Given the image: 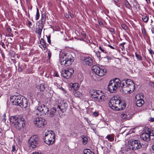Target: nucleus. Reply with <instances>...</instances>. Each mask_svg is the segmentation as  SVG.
<instances>
[{
  "instance_id": "1",
  "label": "nucleus",
  "mask_w": 154,
  "mask_h": 154,
  "mask_svg": "<svg viewBox=\"0 0 154 154\" xmlns=\"http://www.w3.org/2000/svg\"><path fill=\"white\" fill-rule=\"evenodd\" d=\"M122 90V93L127 94L132 92L135 89L134 83L129 79L121 81L118 78L111 80L108 85V90L111 93H115L117 89Z\"/></svg>"
},
{
  "instance_id": "2",
  "label": "nucleus",
  "mask_w": 154,
  "mask_h": 154,
  "mask_svg": "<svg viewBox=\"0 0 154 154\" xmlns=\"http://www.w3.org/2000/svg\"><path fill=\"white\" fill-rule=\"evenodd\" d=\"M10 99L12 103L14 105L19 106L22 108H25L28 106V101L26 98L20 95L11 96Z\"/></svg>"
},
{
  "instance_id": "3",
  "label": "nucleus",
  "mask_w": 154,
  "mask_h": 154,
  "mask_svg": "<svg viewBox=\"0 0 154 154\" xmlns=\"http://www.w3.org/2000/svg\"><path fill=\"white\" fill-rule=\"evenodd\" d=\"M109 105L112 109L116 110H121L125 108V106L117 97H114L109 100Z\"/></svg>"
},
{
  "instance_id": "4",
  "label": "nucleus",
  "mask_w": 154,
  "mask_h": 154,
  "mask_svg": "<svg viewBox=\"0 0 154 154\" xmlns=\"http://www.w3.org/2000/svg\"><path fill=\"white\" fill-rule=\"evenodd\" d=\"M74 57L69 53L63 54L60 56V61L61 65L67 66L71 65L74 60Z\"/></svg>"
},
{
  "instance_id": "5",
  "label": "nucleus",
  "mask_w": 154,
  "mask_h": 154,
  "mask_svg": "<svg viewBox=\"0 0 154 154\" xmlns=\"http://www.w3.org/2000/svg\"><path fill=\"white\" fill-rule=\"evenodd\" d=\"M24 119L23 118H18L16 116H12L10 119V121L14 124L17 129L20 130L25 125Z\"/></svg>"
},
{
  "instance_id": "6",
  "label": "nucleus",
  "mask_w": 154,
  "mask_h": 154,
  "mask_svg": "<svg viewBox=\"0 0 154 154\" xmlns=\"http://www.w3.org/2000/svg\"><path fill=\"white\" fill-rule=\"evenodd\" d=\"M90 94L96 101L100 102L105 100V96L102 94L100 91L93 89L90 91Z\"/></svg>"
},
{
  "instance_id": "7",
  "label": "nucleus",
  "mask_w": 154,
  "mask_h": 154,
  "mask_svg": "<svg viewBox=\"0 0 154 154\" xmlns=\"http://www.w3.org/2000/svg\"><path fill=\"white\" fill-rule=\"evenodd\" d=\"M43 140L45 143L48 145L53 144L55 140L54 134L51 131H47L45 133Z\"/></svg>"
},
{
  "instance_id": "8",
  "label": "nucleus",
  "mask_w": 154,
  "mask_h": 154,
  "mask_svg": "<svg viewBox=\"0 0 154 154\" xmlns=\"http://www.w3.org/2000/svg\"><path fill=\"white\" fill-rule=\"evenodd\" d=\"M46 20V14L45 13H44L42 14L41 19L40 20L41 23L38 25L36 27L35 32L38 35L39 38L41 37L42 29L44 26V25L45 23Z\"/></svg>"
},
{
  "instance_id": "9",
  "label": "nucleus",
  "mask_w": 154,
  "mask_h": 154,
  "mask_svg": "<svg viewBox=\"0 0 154 154\" xmlns=\"http://www.w3.org/2000/svg\"><path fill=\"white\" fill-rule=\"evenodd\" d=\"M92 71L97 75L100 76L104 75L106 72V70L104 68L100 67L96 65L93 66L92 68Z\"/></svg>"
},
{
  "instance_id": "10",
  "label": "nucleus",
  "mask_w": 154,
  "mask_h": 154,
  "mask_svg": "<svg viewBox=\"0 0 154 154\" xmlns=\"http://www.w3.org/2000/svg\"><path fill=\"white\" fill-rule=\"evenodd\" d=\"M39 142V138L38 136L36 135L32 136L29 141V147L30 148H35L38 144Z\"/></svg>"
},
{
  "instance_id": "11",
  "label": "nucleus",
  "mask_w": 154,
  "mask_h": 154,
  "mask_svg": "<svg viewBox=\"0 0 154 154\" xmlns=\"http://www.w3.org/2000/svg\"><path fill=\"white\" fill-rule=\"evenodd\" d=\"M129 144L131 146L130 148L134 151L140 149L141 147V145L138 140H134L130 141Z\"/></svg>"
},
{
  "instance_id": "12",
  "label": "nucleus",
  "mask_w": 154,
  "mask_h": 154,
  "mask_svg": "<svg viewBox=\"0 0 154 154\" xmlns=\"http://www.w3.org/2000/svg\"><path fill=\"white\" fill-rule=\"evenodd\" d=\"M73 73V69L72 68H69L64 70L62 71L61 75L65 78L68 79L71 76Z\"/></svg>"
},
{
  "instance_id": "13",
  "label": "nucleus",
  "mask_w": 154,
  "mask_h": 154,
  "mask_svg": "<svg viewBox=\"0 0 154 154\" xmlns=\"http://www.w3.org/2000/svg\"><path fill=\"white\" fill-rule=\"evenodd\" d=\"M37 110H38L39 111L40 115H45L48 114V112H49L48 108L47 106L45 105H42L41 106H38L36 107Z\"/></svg>"
},
{
  "instance_id": "14",
  "label": "nucleus",
  "mask_w": 154,
  "mask_h": 154,
  "mask_svg": "<svg viewBox=\"0 0 154 154\" xmlns=\"http://www.w3.org/2000/svg\"><path fill=\"white\" fill-rule=\"evenodd\" d=\"M45 119L41 117L35 118L34 119V123L35 126L39 128L43 126L45 124Z\"/></svg>"
},
{
  "instance_id": "15",
  "label": "nucleus",
  "mask_w": 154,
  "mask_h": 154,
  "mask_svg": "<svg viewBox=\"0 0 154 154\" xmlns=\"http://www.w3.org/2000/svg\"><path fill=\"white\" fill-rule=\"evenodd\" d=\"M68 105L67 103H63L61 105H58L57 106V109L60 110V112H65L68 108Z\"/></svg>"
},
{
  "instance_id": "16",
  "label": "nucleus",
  "mask_w": 154,
  "mask_h": 154,
  "mask_svg": "<svg viewBox=\"0 0 154 154\" xmlns=\"http://www.w3.org/2000/svg\"><path fill=\"white\" fill-rule=\"evenodd\" d=\"M83 61L85 64L87 65L91 66L93 65V60L91 57L89 56L84 57Z\"/></svg>"
},
{
  "instance_id": "17",
  "label": "nucleus",
  "mask_w": 154,
  "mask_h": 154,
  "mask_svg": "<svg viewBox=\"0 0 154 154\" xmlns=\"http://www.w3.org/2000/svg\"><path fill=\"white\" fill-rule=\"evenodd\" d=\"M56 111H57L59 113H60V110L57 109V108H55L54 107L52 108L50 110L49 117H54L55 115Z\"/></svg>"
},
{
  "instance_id": "18",
  "label": "nucleus",
  "mask_w": 154,
  "mask_h": 154,
  "mask_svg": "<svg viewBox=\"0 0 154 154\" xmlns=\"http://www.w3.org/2000/svg\"><path fill=\"white\" fill-rule=\"evenodd\" d=\"M140 137L142 139L147 141L150 140V139L149 134L146 133L142 134L140 136Z\"/></svg>"
},
{
  "instance_id": "19",
  "label": "nucleus",
  "mask_w": 154,
  "mask_h": 154,
  "mask_svg": "<svg viewBox=\"0 0 154 154\" xmlns=\"http://www.w3.org/2000/svg\"><path fill=\"white\" fill-rule=\"evenodd\" d=\"M70 85L71 89L74 90L75 91L78 90L79 88L78 84L76 83H71L70 84Z\"/></svg>"
},
{
  "instance_id": "20",
  "label": "nucleus",
  "mask_w": 154,
  "mask_h": 154,
  "mask_svg": "<svg viewBox=\"0 0 154 154\" xmlns=\"http://www.w3.org/2000/svg\"><path fill=\"white\" fill-rule=\"evenodd\" d=\"M144 103V101L143 100H137L136 101V105L138 107H140Z\"/></svg>"
},
{
  "instance_id": "21",
  "label": "nucleus",
  "mask_w": 154,
  "mask_h": 154,
  "mask_svg": "<svg viewBox=\"0 0 154 154\" xmlns=\"http://www.w3.org/2000/svg\"><path fill=\"white\" fill-rule=\"evenodd\" d=\"M124 5L125 7L129 9H131V6L129 2L127 0H125L124 1Z\"/></svg>"
},
{
  "instance_id": "22",
  "label": "nucleus",
  "mask_w": 154,
  "mask_h": 154,
  "mask_svg": "<svg viewBox=\"0 0 154 154\" xmlns=\"http://www.w3.org/2000/svg\"><path fill=\"white\" fill-rule=\"evenodd\" d=\"M74 95L76 97H79L82 95V93L77 90L73 92Z\"/></svg>"
},
{
  "instance_id": "23",
  "label": "nucleus",
  "mask_w": 154,
  "mask_h": 154,
  "mask_svg": "<svg viewBox=\"0 0 154 154\" xmlns=\"http://www.w3.org/2000/svg\"><path fill=\"white\" fill-rule=\"evenodd\" d=\"M83 154H94V152L89 149H84L83 150Z\"/></svg>"
},
{
  "instance_id": "24",
  "label": "nucleus",
  "mask_w": 154,
  "mask_h": 154,
  "mask_svg": "<svg viewBox=\"0 0 154 154\" xmlns=\"http://www.w3.org/2000/svg\"><path fill=\"white\" fill-rule=\"evenodd\" d=\"M135 98L137 100H143V96L142 94H138L136 96Z\"/></svg>"
},
{
  "instance_id": "25",
  "label": "nucleus",
  "mask_w": 154,
  "mask_h": 154,
  "mask_svg": "<svg viewBox=\"0 0 154 154\" xmlns=\"http://www.w3.org/2000/svg\"><path fill=\"white\" fill-rule=\"evenodd\" d=\"M99 49L103 53L106 54L107 53L106 48L103 46H100L99 48Z\"/></svg>"
},
{
  "instance_id": "26",
  "label": "nucleus",
  "mask_w": 154,
  "mask_h": 154,
  "mask_svg": "<svg viewBox=\"0 0 154 154\" xmlns=\"http://www.w3.org/2000/svg\"><path fill=\"white\" fill-rule=\"evenodd\" d=\"M38 88H39L40 91H43L45 88V85L43 84H41L38 86Z\"/></svg>"
},
{
  "instance_id": "27",
  "label": "nucleus",
  "mask_w": 154,
  "mask_h": 154,
  "mask_svg": "<svg viewBox=\"0 0 154 154\" xmlns=\"http://www.w3.org/2000/svg\"><path fill=\"white\" fill-rule=\"evenodd\" d=\"M82 143L84 144H87L88 141V139L87 138L85 137L84 135L82 136Z\"/></svg>"
},
{
  "instance_id": "28",
  "label": "nucleus",
  "mask_w": 154,
  "mask_h": 154,
  "mask_svg": "<svg viewBox=\"0 0 154 154\" xmlns=\"http://www.w3.org/2000/svg\"><path fill=\"white\" fill-rule=\"evenodd\" d=\"M142 19L144 22L147 23L149 20V17L147 16H143L142 17Z\"/></svg>"
},
{
  "instance_id": "29",
  "label": "nucleus",
  "mask_w": 154,
  "mask_h": 154,
  "mask_svg": "<svg viewBox=\"0 0 154 154\" xmlns=\"http://www.w3.org/2000/svg\"><path fill=\"white\" fill-rule=\"evenodd\" d=\"M120 116L123 119H128V115L125 113L121 114Z\"/></svg>"
},
{
  "instance_id": "30",
  "label": "nucleus",
  "mask_w": 154,
  "mask_h": 154,
  "mask_svg": "<svg viewBox=\"0 0 154 154\" xmlns=\"http://www.w3.org/2000/svg\"><path fill=\"white\" fill-rule=\"evenodd\" d=\"M135 55V57L137 58V60L141 61L142 60V57L140 54H138L136 53Z\"/></svg>"
},
{
  "instance_id": "31",
  "label": "nucleus",
  "mask_w": 154,
  "mask_h": 154,
  "mask_svg": "<svg viewBox=\"0 0 154 154\" xmlns=\"http://www.w3.org/2000/svg\"><path fill=\"white\" fill-rule=\"evenodd\" d=\"M107 138L110 141H113L114 140V137L110 135H108L106 136Z\"/></svg>"
},
{
  "instance_id": "32",
  "label": "nucleus",
  "mask_w": 154,
  "mask_h": 154,
  "mask_svg": "<svg viewBox=\"0 0 154 154\" xmlns=\"http://www.w3.org/2000/svg\"><path fill=\"white\" fill-rule=\"evenodd\" d=\"M141 31L144 36H147V34L146 31V29L144 28H142L141 29Z\"/></svg>"
},
{
  "instance_id": "33",
  "label": "nucleus",
  "mask_w": 154,
  "mask_h": 154,
  "mask_svg": "<svg viewBox=\"0 0 154 154\" xmlns=\"http://www.w3.org/2000/svg\"><path fill=\"white\" fill-rule=\"evenodd\" d=\"M40 14L39 12V10L38 8H37L35 20H38Z\"/></svg>"
},
{
  "instance_id": "34",
  "label": "nucleus",
  "mask_w": 154,
  "mask_h": 154,
  "mask_svg": "<svg viewBox=\"0 0 154 154\" xmlns=\"http://www.w3.org/2000/svg\"><path fill=\"white\" fill-rule=\"evenodd\" d=\"M125 42H123L120 44V46L121 47V48L122 51L125 50V47L124 45L125 44Z\"/></svg>"
},
{
  "instance_id": "35",
  "label": "nucleus",
  "mask_w": 154,
  "mask_h": 154,
  "mask_svg": "<svg viewBox=\"0 0 154 154\" xmlns=\"http://www.w3.org/2000/svg\"><path fill=\"white\" fill-rule=\"evenodd\" d=\"M133 6L136 8H137L139 7V5L137 2H136L135 1L133 2Z\"/></svg>"
},
{
  "instance_id": "36",
  "label": "nucleus",
  "mask_w": 154,
  "mask_h": 154,
  "mask_svg": "<svg viewBox=\"0 0 154 154\" xmlns=\"http://www.w3.org/2000/svg\"><path fill=\"white\" fill-rule=\"evenodd\" d=\"M95 54L98 58H100L101 57L100 53L99 51H96Z\"/></svg>"
},
{
  "instance_id": "37",
  "label": "nucleus",
  "mask_w": 154,
  "mask_h": 154,
  "mask_svg": "<svg viewBox=\"0 0 154 154\" xmlns=\"http://www.w3.org/2000/svg\"><path fill=\"white\" fill-rule=\"evenodd\" d=\"M148 51L149 53L152 56V55L154 54V51L151 48L148 49Z\"/></svg>"
},
{
  "instance_id": "38",
  "label": "nucleus",
  "mask_w": 154,
  "mask_h": 154,
  "mask_svg": "<svg viewBox=\"0 0 154 154\" xmlns=\"http://www.w3.org/2000/svg\"><path fill=\"white\" fill-rule=\"evenodd\" d=\"M41 44L42 45H46V42H45L44 39L43 38H42L40 40V41Z\"/></svg>"
},
{
  "instance_id": "39",
  "label": "nucleus",
  "mask_w": 154,
  "mask_h": 154,
  "mask_svg": "<svg viewBox=\"0 0 154 154\" xmlns=\"http://www.w3.org/2000/svg\"><path fill=\"white\" fill-rule=\"evenodd\" d=\"M48 59H50L51 57V52L50 50H48Z\"/></svg>"
},
{
  "instance_id": "40",
  "label": "nucleus",
  "mask_w": 154,
  "mask_h": 154,
  "mask_svg": "<svg viewBox=\"0 0 154 154\" xmlns=\"http://www.w3.org/2000/svg\"><path fill=\"white\" fill-rule=\"evenodd\" d=\"M16 151V148L15 146L14 145H13L12 146V152H14L15 153V152Z\"/></svg>"
},
{
  "instance_id": "41",
  "label": "nucleus",
  "mask_w": 154,
  "mask_h": 154,
  "mask_svg": "<svg viewBox=\"0 0 154 154\" xmlns=\"http://www.w3.org/2000/svg\"><path fill=\"white\" fill-rule=\"evenodd\" d=\"M149 134L150 137V136H154V131H150L149 132Z\"/></svg>"
},
{
  "instance_id": "42",
  "label": "nucleus",
  "mask_w": 154,
  "mask_h": 154,
  "mask_svg": "<svg viewBox=\"0 0 154 154\" xmlns=\"http://www.w3.org/2000/svg\"><path fill=\"white\" fill-rule=\"evenodd\" d=\"M93 115L94 116L96 117L98 116V113L97 112H94L93 113Z\"/></svg>"
},
{
  "instance_id": "43",
  "label": "nucleus",
  "mask_w": 154,
  "mask_h": 154,
  "mask_svg": "<svg viewBox=\"0 0 154 154\" xmlns=\"http://www.w3.org/2000/svg\"><path fill=\"white\" fill-rule=\"evenodd\" d=\"M109 31L112 34L114 33V29L112 28H110L109 29Z\"/></svg>"
},
{
  "instance_id": "44",
  "label": "nucleus",
  "mask_w": 154,
  "mask_h": 154,
  "mask_svg": "<svg viewBox=\"0 0 154 154\" xmlns=\"http://www.w3.org/2000/svg\"><path fill=\"white\" fill-rule=\"evenodd\" d=\"M7 41L9 42L10 44H11L12 42V39L11 38H9L8 39Z\"/></svg>"
},
{
  "instance_id": "45",
  "label": "nucleus",
  "mask_w": 154,
  "mask_h": 154,
  "mask_svg": "<svg viewBox=\"0 0 154 154\" xmlns=\"http://www.w3.org/2000/svg\"><path fill=\"white\" fill-rule=\"evenodd\" d=\"M122 28L126 30L127 28V26L125 24H123L122 25Z\"/></svg>"
},
{
  "instance_id": "46",
  "label": "nucleus",
  "mask_w": 154,
  "mask_h": 154,
  "mask_svg": "<svg viewBox=\"0 0 154 154\" xmlns=\"http://www.w3.org/2000/svg\"><path fill=\"white\" fill-rule=\"evenodd\" d=\"M47 40L48 43L51 44V41L50 40V36H48L47 37Z\"/></svg>"
},
{
  "instance_id": "47",
  "label": "nucleus",
  "mask_w": 154,
  "mask_h": 154,
  "mask_svg": "<svg viewBox=\"0 0 154 154\" xmlns=\"http://www.w3.org/2000/svg\"><path fill=\"white\" fill-rule=\"evenodd\" d=\"M149 121L150 122H154V118H150Z\"/></svg>"
},
{
  "instance_id": "48",
  "label": "nucleus",
  "mask_w": 154,
  "mask_h": 154,
  "mask_svg": "<svg viewBox=\"0 0 154 154\" xmlns=\"http://www.w3.org/2000/svg\"><path fill=\"white\" fill-rule=\"evenodd\" d=\"M28 25L29 26V27L30 28L31 26L32 25V22L30 21H29L27 23Z\"/></svg>"
},
{
  "instance_id": "49",
  "label": "nucleus",
  "mask_w": 154,
  "mask_h": 154,
  "mask_svg": "<svg viewBox=\"0 0 154 154\" xmlns=\"http://www.w3.org/2000/svg\"><path fill=\"white\" fill-rule=\"evenodd\" d=\"M7 30L9 33H11V29L10 28H8L7 29Z\"/></svg>"
},
{
  "instance_id": "50",
  "label": "nucleus",
  "mask_w": 154,
  "mask_h": 154,
  "mask_svg": "<svg viewBox=\"0 0 154 154\" xmlns=\"http://www.w3.org/2000/svg\"><path fill=\"white\" fill-rule=\"evenodd\" d=\"M22 70V69L21 67H19L18 69V71L19 72H21Z\"/></svg>"
},
{
  "instance_id": "51",
  "label": "nucleus",
  "mask_w": 154,
  "mask_h": 154,
  "mask_svg": "<svg viewBox=\"0 0 154 154\" xmlns=\"http://www.w3.org/2000/svg\"><path fill=\"white\" fill-rule=\"evenodd\" d=\"M10 43L9 42H8L7 41H6V42H5V45H6V46L7 47H8V45H9V44Z\"/></svg>"
},
{
  "instance_id": "52",
  "label": "nucleus",
  "mask_w": 154,
  "mask_h": 154,
  "mask_svg": "<svg viewBox=\"0 0 154 154\" xmlns=\"http://www.w3.org/2000/svg\"><path fill=\"white\" fill-rule=\"evenodd\" d=\"M1 45L4 48H5V44L3 43H2V44H1Z\"/></svg>"
},
{
  "instance_id": "53",
  "label": "nucleus",
  "mask_w": 154,
  "mask_h": 154,
  "mask_svg": "<svg viewBox=\"0 0 154 154\" xmlns=\"http://www.w3.org/2000/svg\"><path fill=\"white\" fill-rule=\"evenodd\" d=\"M151 31L152 33L154 34V26L151 28Z\"/></svg>"
},
{
  "instance_id": "54",
  "label": "nucleus",
  "mask_w": 154,
  "mask_h": 154,
  "mask_svg": "<svg viewBox=\"0 0 154 154\" xmlns=\"http://www.w3.org/2000/svg\"><path fill=\"white\" fill-rule=\"evenodd\" d=\"M108 46L110 48H111L112 49H115V48H114V47H113V46H111L110 45H108Z\"/></svg>"
},
{
  "instance_id": "55",
  "label": "nucleus",
  "mask_w": 154,
  "mask_h": 154,
  "mask_svg": "<svg viewBox=\"0 0 154 154\" xmlns=\"http://www.w3.org/2000/svg\"><path fill=\"white\" fill-rule=\"evenodd\" d=\"M32 154H41V153L39 152H33Z\"/></svg>"
},
{
  "instance_id": "56",
  "label": "nucleus",
  "mask_w": 154,
  "mask_h": 154,
  "mask_svg": "<svg viewBox=\"0 0 154 154\" xmlns=\"http://www.w3.org/2000/svg\"><path fill=\"white\" fill-rule=\"evenodd\" d=\"M98 23L101 26H102V25H103V23H102V22L100 21H99Z\"/></svg>"
},
{
  "instance_id": "57",
  "label": "nucleus",
  "mask_w": 154,
  "mask_h": 154,
  "mask_svg": "<svg viewBox=\"0 0 154 154\" xmlns=\"http://www.w3.org/2000/svg\"><path fill=\"white\" fill-rule=\"evenodd\" d=\"M65 17L67 18H68L69 17V15L67 14H65Z\"/></svg>"
},
{
  "instance_id": "58",
  "label": "nucleus",
  "mask_w": 154,
  "mask_h": 154,
  "mask_svg": "<svg viewBox=\"0 0 154 154\" xmlns=\"http://www.w3.org/2000/svg\"><path fill=\"white\" fill-rule=\"evenodd\" d=\"M54 76L56 77H58L59 76L57 72L54 73Z\"/></svg>"
},
{
  "instance_id": "59",
  "label": "nucleus",
  "mask_w": 154,
  "mask_h": 154,
  "mask_svg": "<svg viewBox=\"0 0 154 154\" xmlns=\"http://www.w3.org/2000/svg\"><path fill=\"white\" fill-rule=\"evenodd\" d=\"M70 17H71L72 18V17H73V15L72 14H71V13H70Z\"/></svg>"
},
{
  "instance_id": "60",
  "label": "nucleus",
  "mask_w": 154,
  "mask_h": 154,
  "mask_svg": "<svg viewBox=\"0 0 154 154\" xmlns=\"http://www.w3.org/2000/svg\"><path fill=\"white\" fill-rule=\"evenodd\" d=\"M42 46L44 49L46 48V45H43Z\"/></svg>"
},
{
  "instance_id": "61",
  "label": "nucleus",
  "mask_w": 154,
  "mask_h": 154,
  "mask_svg": "<svg viewBox=\"0 0 154 154\" xmlns=\"http://www.w3.org/2000/svg\"><path fill=\"white\" fill-rule=\"evenodd\" d=\"M86 121H87V122L89 124L90 122V121L88 120V119L87 118Z\"/></svg>"
},
{
  "instance_id": "62",
  "label": "nucleus",
  "mask_w": 154,
  "mask_h": 154,
  "mask_svg": "<svg viewBox=\"0 0 154 154\" xmlns=\"http://www.w3.org/2000/svg\"><path fill=\"white\" fill-rule=\"evenodd\" d=\"M146 2H147L148 3H150V0H145Z\"/></svg>"
},
{
  "instance_id": "63",
  "label": "nucleus",
  "mask_w": 154,
  "mask_h": 154,
  "mask_svg": "<svg viewBox=\"0 0 154 154\" xmlns=\"http://www.w3.org/2000/svg\"><path fill=\"white\" fill-rule=\"evenodd\" d=\"M106 57L108 60L110 59H111V57L108 56H107Z\"/></svg>"
},
{
  "instance_id": "64",
  "label": "nucleus",
  "mask_w": 154,
  "mask_h": 154,
  "mask_svg": "<svg viewBox=\"0 0 154 154\" xmlns=\"http://www.w3.org/2000/svg\"><path fill=\"white\" fill-rule=\"evenodd\" d=\"M152 149L154 151V144L152 146Z\"/></svg>"
}]
</instances>
